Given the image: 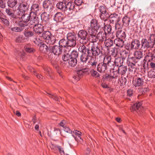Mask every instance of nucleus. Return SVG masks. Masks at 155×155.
Wrapping results in <instances>:
<instances>
[{"label":"nucleus","mask_w":155,"mask_h":155,"mask_svg":"<svg viewBox=\"0 0 155 155\" xmlns=\"http://www.w3.org/2000/svg\"><path fill=\"white\" fill-rule=\"evenodd\" d=\"M71 57V55L69 53L65 52L62 56V59L64 61H69Z\"/></svg>","instance_id":"09e8293b"},{"label":"nucleus","mask_w":155,"mask_h":155,"mask_svg":"<svg viewBox=\"0 0 155 155\" xmlns=\"http://www.w3.org/2000/svg\"><path fill=\"white\" fill-rule=\"evenodd\" d=\"M49 15L47 13V12H44L41 15L40 18V21L41 20H42L45 21H47L49 20Z\"/></svg>","instance_id":"c756f323"},{"label":"nucleus","mask_w":155,"mask_h":155,"mask_svg":"<svg viewBox=\"0 0 155 155\" xmlns=\"http://www.w3.org/2000/svg\"><path fill=\"white\" fill-rule=\"evenodd\" d=\"M133 83L136 87L142 86L143 83V79L139 78H136L133 81Z\"/></svg>","instance_id":"412c9836"},{"label":"nucleus","mask_w":155,"mask_h":155,"mask_svg":"<svg viewBox=\"0 0 155 155\" xmlns=\"http://www.w3.org/2000/svg\"><path fill=\"white\" fill-rule=\"evenodd\" d=\"M7 0H0V7L4 8L6 7V4Z\"/></svg>","instance_id":"0e129e2a"},{"label":"nucleus","mask_w":155,"mask_h":155,"mask_svg":"<svg viewBox=\"0 0 155 155\" xmlns=\"http://www.w3.org/2000/svg\"><path fill=\"white\" fill-rule=\"evenodd\" d=\"M105 46L107 48H110L114 45V42L113 40L111 39H108L105 41Z\"/></svg>","instance_id":"49530a36"},{"label":"nucleus","mask_w":155,"mask_h":155,"mask_svg":"<svg viewBox=\"0 0 155 155\" xmlns=\"http://www.w3.org/2000/svg\"><path fill=\"white\" fill-rule=\"evenodd\" d=\"M73 133L78 137H75L73 135H72V136L74 137L75 140L77 141L78 140H79L80 142H81V141L79 139V138L80 140H81L82 141V139H81V138L80 137L81 134V132H79V131L77 130H74L73 131Z\"/></svg>","instance_id":"58836bf2"},{"label":"nucleus","mask_w":155,"mask_h":155,"mask_svg":"<svg viewBox=\"0 0 155 155\" xmlns=\"http://www.w3.org/2000/svg\"><path fill=\"white\" fill-rule=\"evenodd\" d=\"M29 7V5L27 2H23L20 3L18 6L19 11L22 13H25V12L28 10Z\"/></svg>","instance_id":"1a4fd4ad"},{"label":"nucleus","mask_w":155,"mask_h":155,"mask_svg":"<svg viewBox=\"0 0 155 155\" xmlns=\"http://www.w3.org/2000/svg\"><path fill=\"white\" fill-rule=\"evenodd\" d=\"M119 75V73L118 71V70H116L115 71H113L111 72L110 74V75L111 77V78H116L118 77Z\"/></svg>","instance_id":"3c124183"},{"label":"nucleus","mask_w":155,"mask_h":155,"mask_svg":"<svg viewBox=\"0 0 155 155\" xmlns=\"http://www.w3.org/2000/svg\"><path fill=\"white\" fill-rule=\"evenodd\" d=\"M48 48L45 44L42 43L41 45L39 50L42 53H45L48 52Z\"/></svg>","instance_id":"2f4dec72"},{"label":"nucleus","mask_w":155,"mask_h":155,"mask_svg":"<svg viewBox=\"0 0 155 155\" xmlns=\"http://www.w3.org/2000/svg\"><path fill=\"white\" fill-rule=\"evenodd\" d=\"M24 48L25 51L29 53H33L35 51V49L29 43L26 44Z\"/></svg>","instance_id":"aec40b11"},{"label":"nucleus","mask_w":155,"mask_h":155,"mask_svg":"<svg viewBox=\"0 0 155 155\" xmlns=\"http://www.w3.org/2000/svg\"><path fill=\"white\" fill-rule=\"evenodd\" d=\"M56 40L55 37L53 35H51L45 41L46 43L49 45H53L55 43Z\"/></svg>","instance_id":"bb28decb"},{"label":"nucleus","mask_w":155,"mask_h":155,"mask_svg":"<svg viewBox=\"0 0 155 155\" xmlns=\"http://www.w3.org/2000/svg\"><path fill=\"white\" fill-rule=\"evenodd\" d=\"M78 50L81 53L80 57V61L84 63H86L90 57L96 58L100 54H102L99 48L94 45L87 48L84 45H81L80 46Z\"/></svg>","instance_id":"f257e3e1"},{"label":"nucleus","mask_w":155,"mask_h":155,"mask_svg":"<svg viewBox=\"0 0 155 155\" xmlns=\"http://www.w3.org/2000/svg\"><path fill=\"white\" fill-rule=\"evenodd\" d=\"M77 63V59L73 58L71 57L68 61V64L69 65L72 67H74L75 66Z\"/></svg>","instance_id":"37998d69"},{"label":"nucleus","mask_w":155,"mask_h":155,"mask_svg":"<svg viewBox=\"0 0 155 155\" xmlns=\"http://www.w3.org/2000/svg\"><path fill=\"white\" fill-rule=\"evenodd\" d=\"M66 41L65 39L63 38L61 39L59 41V45L62 47L63 49V48H65L68 46V44Z\"/></svg>","instance_id":"e433bc0d"},{"label":"nucleus","mask_w":155,"mask_h":155,"mask_svg":"<svg viewBox=\"0 0 155 155\" xmlns=\"http://www.w3.org/2000/svg\"><path fill=\"white\" fill-rule=\"evenodd\" d=\"M29 23L33 26L39 24L40 21V18L37 16V13L31 12Z\"/></svg>","instance_id":"6e6552de"},{"label":"nucleus","mask_w":155,"mask_h":155,"mask_svg":"<svg viewBox=\"0 0 155 155\" xmlns=\"http://www.w3.org/2000/svg\"><path fill=\"white\" fill-rule=\"evenodd\" d=\"M127 70V67L123 65L118 67V69L119 74H120L122 75L125 74Z\"/></svg>","instance_id":"79ce46f5"},{"label":"nucleus","mask_w":155,"mask_h":155,"mask_svg":"<svg viewBox=\"0 0 155 155\" xmlns=\"http://www.w3.org/2000/svg\"><path fill=\"white\" fill-rule=\"evenodd\" d=\"M64 0L66 2L64 13L68 15V14L72 13V10H75V9L74 4L72 2L69 1V0Z\"/></svg>","instance_id":"423d86ee"},{"label":"nucleus","mask_w":155,"mask_h":155,"mask_svg":"<svg viewBox=\"0 0 155 155\" xmlns=\"http://www.w3.org/2000/svg\"><path fill=\"white\" fill-rule=\"evenodd\" d=\"M135 59L140 60L143 57V53L140 51H135L134 54Z\"/></svg>","instance_id":"c9c22d12"},{"label":"nucleus","mask_w":155,"mask_h":155,"mask_svg":"<svg viewBox=\"0 0 155 155\" xmlns=\"http://www.w3.org/2000/svg\"><path fill=\"white\" fill-rule=\"evenodd\" d=\"M70 55H71V57L77 59V58L78 56L79 53L76 51L74 50L71 52Z\"/></svg>","instance_id":"13d9d810"},{"label":"nucleus","mask_w":155,"mask_h":155,"mask_svg":"<svg viewBox=\"0 0 155 155\" xmlns=\"http://www.w3.org/2000/svg\"><path fill=\"white\" fill-rule=\"evenodd\" d=\"M9 28L12 31L14 32H20L23 30V28H19L17 27H10Z\"/></svg>","instance_id":"5fc2aeb1"},{"label":"nucleus","mask_w":155,"mask_h":155,"mask_svg":"<svg viewBox=\"0 0 155 155\" xmlns=\"http://www.w3.org/2000/svg\"><path fill=\"white\" fill-rule=\"evenodd\" d=\"M150 65V67L151 68L154 69L155 68V61H152L151 62H147V67L148 69V65Z\"/></svg>","instance_id":"052dcab7"},{"label":"nucleus","mask_w":155,"mask_h":155,"mask_svg":"<svg viewBox=\"0 0 155 155\" xmlns=\"http://www.w3.org/2000/svg\"><path fill=\"white\" fill-rule=\"evenodd\" d=\"M120 54L122 55V58L124 60L127 58L128 57H129V51L124 50Z\"/></svg>","instance_id":"de8ad7c7"},{"label":"nucleus","mask_w":155,"mask_h":155,"mask_svg":"<svg viewBox=\"0 0 155 155\" xmlns=\"http://www.w3.org/2000/svg\"><path fill=\"white\" fill-rule=\"evenodd\" d=\"M16 51L15 52L14 54L16 57L20 56L22 57H23L25 55V53L24 52H21L17 51Z\"/></svg>","instance_id":"69168bd1"},{"label":"nucleus","mask_w":155,"mask_h":155,"mask_svg":"<svg viewBox=\"0 0 155 155\" xmlns=\"http://www.w3.org/2000/svg\"><path fill=\"white\" fill-rule=\"evenodd\" d=\"M31 12H30L29 14H25V13H23L22 14V13L21 14V17L19 18V20L23 21L24 23H27L30 20V17L31 16Z\"/></svg>","instance_id":"dca6fc26"},{"label":"nucleus","mask_w":155,"mask_h":155,"mask_svg":"<svg viewBox=\"0 0 155 155\" xmlns=\"http://www.w3.org/2000/svg\"><path fill=\"white\" fill-rule=\"evenodd\" d=\"M23 34L25 37L29 38L32 37L34 35V32L31 30L30 29L28 28L25 29L23 32Z\"/></svg>","instance_id":"393cba45"},{"label":"nucleus","mask_w":155,"mask_h":155,"mask_svg":"<svg viewBox=\"0 0 155 155\" xmlns=\"http://www.w3.org/2000/svg\"><path fill=\"white\" fill-rule=\"evenodd\" d=\"M154 35L150 34L148 39L144 38H143L141 40V44L140 41L137 39H134L131 41V43L133 49L142 50L143 49H148L155 48V43L152 37H154Z\"/></svg>","instance_id":"f03ea898"},{"label":"nucleus","mask_w":155,"mask_h":155,"mask_svg":"<svg viewBox=\"0 0 155 155\" xmlns=\"http://www.w3.org/2000/svg\"><path fill=\"white\" fill-rule=\"evenodd\" d=\"M17 0H8L7 2L8 6L10 8H13L17 4Z\"/></svg>","instance_id":"a18cd8bd"},{"label":"nucleus","mask_w":155,"mask_h":155,"mask_svg":"<svg viewBox=\"0 0 155 155\" xmlns=\"http://www.w3.org/2000/svg\"><path fill=\"white\" fill-rule=\"evenodd\" d=\"M126 36V34L124 30H117L116 32V36L118 37V38L121 39H124Z\"/></svg>","instance_id":"5701e85b"},{"label":"nucleus","mask_w":155,"mask_h":155,"mask_svg":"<svg viewBox=\"0 0 155 155\" xmlns=\"http://www.w3.org/2000/svg\"><path fill=\"white\" fill-rule=\"evenodd\" d=\"M148 77L151 78H155V69L151 70L148 72Z\"/></svg>","instance_id":"4d7b16f0"},{"label":"nucleus","mask_w":155,"mask_h":155,"mask_svg":"<svg viewBox=\"0 0 155 155\" xmlns=\"http://www.w3.org/2000/svg\"><path fill=\"white\" fill-rule=\"evenodd\" d=\"M67 38H70L71 39L77 40L76 34L74 31L69 32L67 35Z\"/></svg>","instance_id":"473e14b6"},{"label":"nucleus","mask_w":155,"mask_h":155,"mask_svg":"<svg viewBox=\"0 0 155 155\" xmlns=\"http://www.w3.org/2000/svg\"><path fill=\"white\" fill-rule=\"evenodd\" d=\"M60 146H57L55 144H52L51 147V150L54 153H56L58 151V148Z\"/></svg>","instance_id":"680f3d73"},{"label":"nucleus","mask_w":155,"mask_h":155,"mask_svg":"<svg viewBox=\"0 0 155 155\" xmlns=\"http://www.w3.org/2000/svg\"><path fill=\"white\" fill-rule=\"evenodd\" d=\"M124 60L122 58H116L114 61H113V63H111V64H115V66L119 67L123 65Z\"/></svg>","instance_id":"4be33fe9"},{"label":"nucleus","mask_w":155,"mask_h":155,"mask_svg":"<svg viewBox=\"0 0 155 155\" xmlns=\"http://www.w3.org/2000/svg\"><path fill=\"white\" fill-rule=\"evenodd\" d=\"M115 23V28L116 30H122V25L121 23H119V22H116Z\"/></svg>","instance_id":"338daca9"},{"label":"nucleus","mask_w":155,"mask_h":155,"mask_svg":"<svg viewBox=\"0 0 155 155\" xmlns=\"http://www.w3.org/2000/svg\"><path fill=\"white\" fill-rule=\"evenodd\" d=\"M67 39L68 47L73 48L77 44L76 41L75 40L71 39L70 38Z\"/></svg>","instance_id":"f704fd0d"},{"label":"nucleus","mask_w":155,"mask_h":155,"mask_svg":"<svg viewBox=\"0 0 155 155\" xmlns=\"http://www.w3.org/2000/svg\"><path fill=\"white\" fill-rule=\"evenodd\" d=\"M91 27L89 28L88 31H90L91 33L92 31L93 33L97 32L98 30L103 25V22L101 20H97L93 19L90 22Z\"/></svg>","instance_id":"20e7f679"},{"label":"nucleus","mask_w":155,"mask_h":155,"mask_svg":"<svg viewBox=\"0 0 155 155\" xmlns=\"http://www.w3.org/2000/svg\"><path fill=\"white\" fill-rule=\"evenodd\" d=\"M78 38L80 39L79 40L80 42L82 45H84L87 43L88 35L86 31L83 30H81L78 32Z\"/></svg>","instance_id":"39448f33"},{"label":"nucleus","mask_w":155,"mask_h":155,"mask_svg":"<svg viewBox=\"0 0 155 155\" xmlns=\"http://www.w3.org/2000/svg\"><path fill=\"white\" fill-rule=\"evenodd\" d=\"M114 43L118 47L122 48L124 45V41L122 39L118 38L115 39Z\"/></svg>","instance_id":"a878e982"},{"label":"nucleus","mask_w":155,"mask_h":155,"mask_svg":"<svg viewBox=\"0 0 155 155\" xmlns=\"http://www.w3.org/2000/svg\"><path fill=\"white\" fill-rule=\"evenodd\" d=\"M65 1L63 0V2H60L56 4V7L62 11L65 12Z\"/></svg>","instance_id":"b1692460"},{"label":"nucleus","mask_w":155,"mask_h":155,"mask_svg":"<svg viewBox=\"0 0 155 155\" xmlns=\"http://www.w3.org/2000/svg\"><path fill=\"white\" fill-rule=\"evenodd\" d=\"M98 10L100 11V13L107 12V8L104 5L100 6L98 8Z\"/></svg>","instance_id":"e2e57ef3"},{"label":"nucleus","mask_w":155,"mask_h":155,"mask_svg":"<svg viewBox=\"0 0 155 155\" xmlns=\"http://www.w3.org/2000/svg\"><path fill=\"white\" fill-rule=\"evenodd\" d=\"M127 80L126 78L121 77L119 79V82L120 86H124L127 82Z\"/></svg>","instance_id":"864d4df0"},{"label":"nucleus","mask_w":155,"mask_h":155,"mask_svg":"<svg viewBox=\"0 0 155 155\" xmlns=\"http://www.w3.org/2000/svg\"><path fill=\"white\" fill-rule=\"evenodd\" d=\"M110 15L108 12H104L100 13L99 16L101 20L106 21L109 18Z\"/></svg>","instance_id":"cd10ccee"},{"label":"nucleus","mask_w":155,"mask_h":155,"mask_svg":"<svg viewBox=\"0 0 155 155\" xmlns=\"http://www.w3.org/2000/svg\"><path fill=\"white\" fill-rule=\"evenodd\" d=\"M137 61L135 58L134 57H128L127 60V64H135Z\"/></svg>","instance_id":"c03bdc74"},{"label":"nucleus","mask_w":155,"mask_h":155,"mask_svg":"<svg viewBox=\"0 0 155 155\" xmlns=\"http://www.w3.org/2000/svg\"><path fill=\"white\" fill-rule=\"evenodd\" d=\"M51 51L54 55L59 56L62 53L63 48L59 45H55L51 48Z\"/></svg>","instance_id":"9d476101"},{"label":"nucleus","mask_w":155,"mask_h":155,"mask_svg":"<svg viewBox=\"0 0 155 155\" xmlns=\"http://www.w3.org/2000/svg\"><path fill=\"white\" fill-rule=\"evenodd\" d=\"M142 105V102L137 101L135 103L132 104L130 107V109L131 111L138 110L140 108Z\"/></svg>","instance_id":"a211bd4d"},{"label":"nucleus","mask_w":155,"mask_h":155,"mask_svg":"<svg viewBox=\"0 0 155 155\" xmlns=\"http://www.w3.org/2000/svg\"><path fill=\"white\" fill-rule=\"evenodd\" d=\"M54 18L57 22H61L63 19L62 15L61 12H57L55 15Z\"/></svg>","instance_id":"c85d7f7f"},{"label":"nucleus","mask_w":155,"mask_h":155,"mask_svg":"<svg viewBox=\"0 0 155 155\" xmlns=\"http://www.w3.org/2000/svg\"><path fill=\"white\" fill-rule=\"evenodd\" d=\"M80 68L81 69L84 74H87L89 71V68H87L86 65L84 66L81 65L80 67Z\"/></svg>","instance_id":"bf43d9fd"},{"label":"nucleus","mask_w":155,"mask_h":155,"mask_svg":"<svg viewBox=\"0 0 155 155\" xmlns=\"http://www.w3.org/2000/svg\"><path fill=\"white\" fill-rule=\"evenodd\" d=\"M52 2L51 0H45L43 2V7L45 11L48 12H50L53 10L54 7V1Z\"/></svg>","instance_id":"0eeeda50"},{"label":"nucleus","mask_w":155,"mask_h":155,"mask_svg":"<svg viewBox=\"0 0 155 155\" xmlns=\"http://www.w3.org/2000/svg\"><path fill=\"white\" fill-rule=\"evenodd\" d=\"M104 32L105 33L107 34H109L111 33L112 27L110 25L106 24L105 25V23H104Z\"/></svg>","instance_id":"7c9ffc66"},{"label":"nucleus","mask_w":155,"mask_h":155,"mask_svg":"<svg viewBox=\"0 0 155 155\" xmlns=\"http://www.w3.org/2000/svg\"><path fill=\"white\" fill-rule=\"evenodd\" d=\"M40 8L39 5L38 4H33L31 7V12L37 13L36 12L39 11Z\"/></svg>","instance_id":"72a5a7b5"},{"label":"nucleus","mask_w":155,"mask_h":155,"mask_svg":"<svg viewBox=\"0 0 155 155\" xmlns=\"http://www.w3.org/2000/svg\"><path fill=\"white\" fill-rule=\"evenodd\" d=\"M89 73L91 74L92 77L95 78H98L100 76L99 73L94 69H91Z\"/></svg>","instance_id":"a19ab883"},{"label":"nucleus","mask_w":155,"mask_h":155,"mask_svg":"<svg viewBox=\"0 0 155 155\" xmlns=\"http://www.w3.org/2000/svg\"><path fill=\"white\" fill-rule=\"evenodd\" d=\"M130 21V18L127 16H125L122 19L123 25L125 26H128L129 25Z\"/></svg>","instance_id":"4c0bfd02"},{"label":"nucleus","mask_w":155,"mask_h":155,"mask_svg":"<svg viewBox=\"0 0 155 155\" xmlns=\"http://www.w3.org/2000/svg\"><path fill=\"white\" fill-rule=\"evenodd\" d=\"M148 52H147L146 53V55L145 57V58L144 61H147V62H151L152 61H155V55H153L152 53L150 52V50H152L150 48H148Z\"/></svg>","instance_id":"f8f14e48"},{"label":"nucleus","mask_w":155,"mask_h":155,"mask_svg":"<svg viewBox=\"0 0 155 155\" xmlns=\"http://www.w3.org/2000/svg\"><path fill=\"white\" fill-rule=\"evenodd\" d=\"M107 34L103 31L99 32L97 34V37L100 41H105L107 38Z\"/></svg>","instance_id":"6ab92c4d"},{"label":"nucleus","mask_w":155,"mask_h":155,"mask_svg":"<svg viewBox=\"0 0 155 155\" xmlns=\"http://www.w3.org/2000/svg\"><path fill=\"white\" fill-rule=\"evenodd\" d=\"M51 35V33L49 31H46L43 32L41 35H40V36L43 38V39L46 40V39H47Z\"/></svg>","instance_id":"ea45409f"},{"label":"nucleus","mask_w":155,"mask_h":155,"mask_svg":"<svg viewBox=\"0 0 155 155\" xmlns=\"http://www.w3.org/2000/svg\"><path fill=\"white\" fill-rule=\"evenodd\" d=\"M6 15L10 18L15 19L16 15L15 14V11L10 8H6L5 11Z\"/></svg>","instance_id":"ddd939ff"},{"label":"nucleus","mask_w":155,"mask_h":155,"mask_svg":"<svg viewBox=\"0 0 155 155\" xmlns=\"http://www.w3.org/2000/svg\"><path fill=\"white\" fill-rule=\"evenodd\" d=\"M25 38L22 35H20L18 36L15 39V41L17 43H21L24 42Z\"/></svg>","instance_id":"603ef678"},{"label":"nucleus","mask_w":155,"mask_h":155,"mask_svg":"<svg viewBox=\"0 0 155 155\" xmlns=\"http://www.w3.org/2000/svg\"><path fill=\"white\" fill-rule=\"evenodd\" d=\"M33 29L35 32L38 35L41 34L44 31V26L39 23L33 26Z\"/></svg>","instance_id":"9b49d317"},{"label":"nucleus","mask_w":155,"mask_h":155,"mask_svg":"<svg viewBox=\"0 0 155 155\" xmlns=\"http://www.w3.org/2000/svg\"><path fill=\"white\" fill-rule=\"evenodd\" d=\"M46 93L48 94L50 98H52L53 100H54L55 101H57L58 102L60 101V99L61 98V97L60 98H58V96L55 94H51L50 93H49L48 92H46Z\"/></svg>","instance_id":"8fccbe9b"},{"label":"nucleus","mask_w":155,"mask_h":155,"mask_svg":"<svg viewBox=\"0 0 155 155\" xmlns=\"http://www.w3.org/2000/svg\"><path fill=\"white\" fill-rule=\"evenodd\" d=\"M128 70L130 72H135L136 70V66L135 64H127Z\"/></svg>","instance_id":"6e6d98bb"},{"label":"nucleus","mask_w":155,"mask_h":155,"mask_svg":"<svg viewBox=\"0 0 155 155\" xmlns=\"http://www.w3.org/2000/svg\"><path fill=\"white\" fill-rule=\"evenodd\" d=\"M111 55L114 56V57L116 56L117 54V48L114 47L112 48L111 51Z\"/></svg>","instance_id":"774afa93"},{"label":"nucleus","mask_w":155,"mask_h":155,"mask_svg":"<svg viewBox=\"0 0 155 155\" xmlns=\"http://www.w3.org/2000/svg\"><path fill=\"white\" fill-rule=\"evenodd\" d=\"M88 32L90 35L88 37V40L92 42H96L98 39L97 36H96V34L97 32L93 33V31H92L91 33L90 32V31L88 30Z\"/></svg>","instance_id":"f3484780"},{"label":"nucleus","mask_w":155,"mask_h":155,"mask_svg":"<svg viewBox=\"0 0 155 155\" xmlns=\"http://www.w3.org/2000/svg\"><path fill=\"white\" fill-rule=\"evenodd\" d=\"M110 23H114L120 21V16L118 14L114 13L111 14L109 16V18Z\"/></svg>","instance_id":"4468645a"},{"label":"nucleus","mask_w":155,"mask_h":155,"mask_svg":"<svg viewBox=\"0 0 155 155\" xmlns=\"http://www.w3.org/2000/svg\"><path fill=\"white\" fill-rule=\"evenodd\" d=\"M113 63L111 61V58L110 55H107L105 56L103 61L98 62L97 68V71L100 73L105 72L109 66H110V64Z\"/></svg>","instance_id":"7ed1b4c3"},{"label":"nucleus","mask_w":155,"mask_h":155,"mask_svg":"<svg viewBox=\"0 0 155 155\" xmlns=\"http://www.w3.org/2000/svg\"><path fill=\"white\" fill-rule=\"evenodd\" d=\"M43 69L46 77L48 78L53 79V78L51 69L48 67L45 66L43 68Z\"/></svg>","instance_id":"2eb2a0df"}]
</instances>
